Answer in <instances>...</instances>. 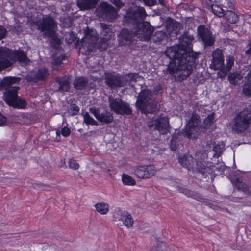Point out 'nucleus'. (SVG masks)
I'll return each mask as SVG.
<instances>
[{"label":"nucleus","instance_id":"nucleus-37","mask_svg":"<svg viewBox=\"0 0 251 251\" xmlns=\"http://www.w3.org/2000/svg\"><path fill=\"white\" fill-rule=\"evenodd\" d=\"M150 251H169L165 244H163V246H158V248H153Z\"/></svg>","mask_w":251,"mask_h":251},{"label":"nucleus","instance_id":"nucleus-25","mask_svg":"<svg viewBox=\"0 0 251 251\" xmlns=\"http://www.w3.org/2000/svg\"><path fill=\"white\" fill-rule=\"evenodd\" d=\"M124 184L128 186H134L136 184L135 180L127 174H123L122 177Z\"/></svg>","mask_w":251,"mask_h":251},{"label":"nucleus","instance_id":"nucleus-4","mask_svg":"<svg viewBox=\"0 0 251 251\" xmlns=\"http://www.w3.org/2000/svg\"><path fill=\"white\" fill-rule=\"evenodd\" d=\"M16 61L26 64L28 59L22 51H12L6 48H0V71L11 66Z\"/></svg>","mask_w":251,"mask_h":251},{"label":"nucleus","instance_id":"nucleus-28","mask_svg":"<svg viewBox=\"0 0 251 251\" xmlns=\"http://www.w3.org/2000/svg\"><path fill=\"white\" fill-rule=\"evenodd\" d=\"M242 76L237 73H231L228 76L229 80L230 83L233 85H238L240 83L239 81L241 80Z\"/></svg>","mask_w":251,"mask_h":251},{"label":"nucleus","instance_id":"nucleus-23","mask_svg":"<svg viewBox=\"0 0 251 251\" xmlns=\"http://www.w3.org/2000/svg\"><path fill=\"white\" fill-rule=\"evenodd\" d=\"M101 10L108 14L114 15L115 13V9L106 2H103L100 4Z\"/></svg>","mask_w":251,"mask_h":251},{"label":"nucleus","instance_id":"nucleus-40","mask_svg":"<svg viewBox=\"0 0 251 251\" xmlns=\"http://www.w3.org/2000/svg\"><path fill=\"white\" fill-rule=\"evenodd\" d=\"M6 122V118L0 113V126L4 125Z\"/></svg>","mask_w":251,"mask_h":251},{"label":"nucleus","instance_id":"nucleus-20","mask_svg":"<svg viewBox=\"0 0 251 251\" xmlns=\"http://www.w3.org/2000/svg\"><path fill=\"white\" fill-rule=\"evenodd\" d=\"M224 16L229 23L234 24L238 21V16L231 10H227Z\"/></svg>","mask_w":251,"mask_h":251},{"label":"nucleus","instance_id":"nucleus-13","mask_svg":"<svg viewBox=\"0 0 251 251\" xmlns=\"http://www.w3.org/2000/svg\"><path fill=\"white\" fill-rule=\"evenodd\" d=\"M157 171V169L153 165H140L135 168L134 173L139 179H147L153 176Z\"/></svg>","mask_w":251,"mask_h":251},{"label":"nucleus","instance_id":"nucleus-29","mask_svg":"<svg viewBox=\"0 0 251 251\" xmlns=\"http://www.w3.org/2000/svg\"><path fill=\"white\" fill-rule=\"evenodd\" d=\"M84 122L87 125H98L97 122L91 117L88 112L83 114Z\"/></svg>","mask_w":251,"mask_h":251},{"label":"nucleus","instance_id":"nucleus-35","mask_svg":"<svg viewBox=\"0 0 251 251\" xmlns=\"http://www.w3.org/2000/svg\"><path fill=\"white\" fill-rule=\"evenodd\" d=\"M222 6L226 8H229L231 10L234 7V4L232 1L229 0H223V2L221 3Z\"/></svg>","mask_w":251,"mask_h":251},{"label":"nucleus","instance_id":"nucleus-14","mask_svg":"<svg viewBox=\"0 0 251 251\" xmlns=\"http://www.w3.org/2000/svg\"><path fill=\"white\" fill-rule=\"evenodd\" d=\"M109 106L111 110L119 114H129L131 113L128 105L119 99L109 98Z\"/></svg>","mask_w":251,"mask_h":251},{"label":"nucleus","instance_id":"nucleus-18","mask_svg":"<svg viewBox=\"0 0 251 251\" xmlns=\"http://www.w3.org/2000/svg\"><path fill=\"white\" fill-rule=\"evenodd\" d=\"M96 211L100 215H105L108 214L110 210L109 204L105 202L101 201L94 205Z\"/></svg>","mask_w":251,"mask_h":251},{"label":"nucleus","instance_id":"nucleus-47","mask_svg":"<svg viewBox=\"0 0 251 251\" xmlns=\"http://www.w3.org/2000/svg\"><path fill=\"white\" fill-rule=\"evenodd\" d=\"M75 110L77 111V112L79 110V109L77 107H76V108H75Z\"/></svg>","mask_w":251,"mask_h":251},{"label":"nucleus","instance_id":"nucleus-11","mask_svg":"<svg viewBox=\"0 0 251 251\" xmlns=\"http://www.w3.org/2000/svg\"><path fill=\"white\" fill-rule=\"evenodd\" d=\"M113 218L117 225L121 226L124 225L128 228L132 226L134 222L132 216L128 212L119 208H116L114 210Z\"/></svg>","mask_w":251,"mask_h":251},{"label":"nucleus","instance_id":"nucleus-27","mask_svg":"<svg viewBox=\"0 0 251 251\" xmlns=\"http://www.w3.org/2000/svg\"><path fill=\"white\" fill-rule=\"evenodd\" d=\"M87 81L83 77L76 78L74 81V85L77 89H81L86 85Z\"/></svg>","mask_w":251,"mask_h":251},{"label":"nucleus","instance_id":"nucleus-36","mask_svg":"<svg viewBox=\"0 0 251 251\" xmlns=\"http://www.w3.org/2000/svg\"><path fill=\"white\" fill-rule=\"evenodd\" d=\"M214 115L213 114L208 115L204 121V123L206 125L205 126V128L207 127L208 124H210L211 123H213L214 121Z\"/></svg>","mask_w":251,"mask_h":251},{"label":"nucleus","instance_id":"nucleus-22","mask_svg":"<svg viewBox=\"0 0 251 251\" xmlns=\"http://www.w3.org/2000/svg\"><path fill=\"white\" fill-rule=\"evenodd\" d=\"M59 84V90L64 91L67 92L70 89V84L68 78H60L58 80Z\"/></svg>","mask_w":251,"mask_h":251},{"label":"nucleus","instance_id":"nucleus-1","mask_svg":"<svg viewBox=\"0 0 251 251\" xmlns=\"http://www.w3.org/2000/svg\"><path fill=\"white\" fill-rule=\"evenodd\" d=\"M193 35L185 33L180 38V44L167 48L166 56L171 60L168 68L170 74L178 80L188 77L196 64V57L192 51Z\"/></svg>","mask_w":251,"mask_h":251},{"label":"nucleus","instance_id":"nucleus-32","mask_svg":"<svg viewBox=\"0 0 251 251\" xmlns=\"http://www.w3.org/2000/svg\"><path fill=\"white\" fill-rule=\"evenodd\" d=\"M243 93L248 97H251V82H249L244 85Z\"/></svg>","mask_w":251,"mask_h":251},{"label":"nucleus","instance_id":"nucleus-45","mask_svg":"<svg viewBox=\"0 0 251 251\" xmlns=\"http://www.w3.org/2000/svg\"><path fill=\"white\" fill-rule=\"evenodd\" d=\"M248 76L249 78H251V70L248 73Z\"/></svg>","mask_w":251,"mask_h":251},{"label":"nucleus","instance_id":"nucleus-2","mask_svg":"<svg viewBox=\"0 0 251 251\" xmlns=\"http://www.w3.org/2000/svg\"><path fill=\"white\" fill-rule=\"evenodd\" d=\"M147 16L144 8L135 6L131 7L126 14V17L132 20L137 25L134 33L131 34L127 29H123L119 36L121 45H125L130 41L132 38L137 36L140 40L148 41L154 31V28L147 22H143Z\"/></svg>","mask_w":251,"mask_h":251},{"label":"nucleus","instance_id":"nucleus-41","mask_svg":"<svg viewBox=\"0 0 251 251\" xmlns=\"http://www.w3.org/2000/svg\"><path fill=\"white\" fill-rule=\"evenodd\" d=\"M170 147L172 150H176V144L175 138L173 137L171 141Z\"/></svg>","mask_w":251,"mask_h":251},{"label":"nucleus","instance_id":"nucleus-42","mask_svg":"<svg viewBox=\"0 0 251 251\" xmlns=\"http://www.w3.org/2000/svg\"><path fill=\"white\" fill-rule=\"evenodd\" d=\"M212 2H218V3H222L223 0H209Z\"/></svg>","mask_w":251,"mask_h":251},{"label":"nucleus","instance_id":"nucleus-24","mask_svg":"<svg viewBox=\"0 0 251 251\" xmlns=\"http://www.w3.org/2000/svg\"><path fill=\"white\" fill-rule=\"evenodd\" d=\"M234 57L231 55H229L226 58V64L224 65V68L222 69V71L226 73L230 70L231 67L234 65Z\"/></svg>","mask_w":251,"mask_h":251},{"label":"nucleus","instance_id":"nucleus-12","mask_svg":"<svg viewBox=\"0 0 251 251\" xmlns=\"http://www.w3.org/2000/svg\"><path fill=\"white\" fill-rule=\"evenodd\" d=\"M38 29L44 32L47 36L51 37L54 35L56 29V25L53 19L49 16L43 18V21L37 23Z\"/></svg>","mask_w":251,"mask_h":251},{"label":"nucleus","instance_id":"nucleus-6","mask_svg":"<svg viewBox=\"0 0 251 251\" xmlns=\"http://www.w3.org/2000/svg\"><path fill=\"white\" fill-rule=\"evenodd\" d=\"M251 122V111L245 109L239 113L234 119L232 129L237 132L246 130Z\"/></svg>","mask_w":251,"mask_h":251},{"label":"nucleus","instance_id":"nucleus-43","mask_svg":"<svg viewBox=\"0 0 251 251\" xmlns=\"http://www.w3.org/2000/svg\"><path fill=\"white\" fill-rule=\"evenodd\" d=\"M109 30V29L107 27L105 28V29H104V30H103L102 31V34L105 35V34Z\"/></svg>","mask_w":251,"mask_h":251},{"label":"nucleus","instance_id":"nucleus-7","mask_svg":"<svg viewBox=\"0 0 251 251\" xmlns=\"http://www.w3.org/2000/svg\"><path fill=\"white\" fill-rule=\"evenodd\" d=\"M148 126L151 131L158 130L160 134H165L169 132L168 118L162 115L154 117L148 122Z\"/></svg>","mask_w":251,"mask_h":251},{"label":"nucleus","instance_id":"nucleus-34","mask_svg":"<svg viewBox=\"0 0 251 251\" xmlns=\"http://www.w3.org/2000/svg\"><path fill=\"white\" fill-rule=\"evenodd\" d=\"M60 133H61L63 136L67 137L70 135L71 131L68 128L64 127L62 129L61 132L58 130H57L56 132V135L57 136H60Z\"/></svg>","mask_w":251,"mask_h":251},{"label":"nucleus","instance_id":"nucleus-30","mask_svg":"<svg viewBox=\"0 0 251 251\" xmlns=\"http://www.w3.org/2000/svg\"><path fill=\"white\" fill-rule=\"evenodd\" d=\"M165 37V33L163 31H156L155 34L153 35L152 39L153 42L155 43L160 42Z\"/></svg>","mask_w":251,"mask_h":251},{"label":"nucleus","instance_id":"nucleus-26","mask_svg":"<svg viewBox=\"0 0 251 251\" xmlns=\"http://www.w3.org/2000/svg\"><path fill=\"white\" fill-rule=\"evenodd\" d=\"M211 8L213 13L219 17H222L225 15V11L218 4H213Z\"/></svg>","mask_w":251,"mask_h":251},{"label":"nucleus","instance_id":"nucleus-8","mask_svg":"<svg viewBox=\"0 0 251 251\" xmlns=\"http://www.w3.org/2000/svg\"><path fill=\"white\" fill-rule=\"evenodd\" d=\"M152 94L148 89L142 91L139 94L136 105L143 112H151L150 108L152 107Z\"/></svg>","mask_w":251,"mask_h":251},{"label":"nucleus","instance_id":"nucleus-5","mask_svg":"<svg viewBox=\"0 0 251 251\" xmlns=\"http://www.w3.org/2000/svg\"><path fill=\"white\" fill-rule=\"evenodd\" d=\"M142 78L135 73L129 74L123 76L119 74H108L106 75V82L107 84L113 87H122L126 84V81H137Z\"/></svg>","mask_w":251,"mask_h":251},{"label":"nucleus","instance_id":"nucleus-10","mask_svg":"<svg viewBox=\"0 0 251 251\" xmlns=\"http://www.w3.org/2000/svg\"><path fill=\"white\" fill-rule=\"evenodd\" d=\"M200 123L199 116L197 114H193L183 131L184 136L189 139L197 138L200 130V127H199Z\"/></svg>","mask_w":251,"mask_h":251},{"label":"nucleus","instance_id":"nucleus-44","mask_svg":"<svg viewBox=\"0 0 251 251\" xmlns=\"http://www.w3.org/2000/svg\"><path fill=\"white\" fill-rule=\"evenodd\" d=\"M111 36H112V34H110L108 37H103V40H108L110 39Z\"/></svg>","mask_w":251,"mask_h":251},{"label":"nucleus","instance_id":"nucleus-38","mask_svg":"<svg viewBox=\"0 0 251 251\" xmlns=\"http://www.w3.org/2000/svg\"><path fill=\"white\" fill-rule=\"evenodd\" d=\"M7 33L6 29L3 26H0V40L5 37Z\"/></svg>","mask_w":251,"mask_h":251},{"label":"nucleus","instance_id":"nucleus-17","mask_svg":"<svg viewBox=\"0 0 251 251\" xmlns=\"http://www.w3.org/2000/svg\"><path fill=\"white\" fill-rule=\"evenodd\" d=\"M89 110L96 119L100 122L108 123L113 121V116L109 112H105L100 114L99 110L94 107L90 108Z\"/></svg>","mask_w":251,"mask_h":251},{"label":"nucleus","instance_id":"nucleus-16","mask_svg":"<svg viewBox=\"0 0 251 251\" xmlns=\"http://www.w3.org/2000/svg\"><path fill=\"white\" fill-rule=\"evenodd\" d=\"M198 35L205 46H211L215 41V38L210 30L204 25H200L198 27Z\"/></svg>","mask_w":251,"mask_h":251},{"label":"nucleus","instance_id":"nucleus-21","mask_svg":"<svg viewBox=\"0 0 251 251\" xmlns=\"http://www.w3.org/2000/svg\"><path fill=\"white\" fill-rule=\"evenodd\" d=\"M179 162L183 166L190 169V168H193L195 160L191 156H186L182 158H179Z\"/></svg>","mask_w":251,"mask_h":251},{"label":"nucleus","instance_id":"nucleus-39","mask_svg":"<svg viewBox=\"0 0 251 251\" xmlns=\"http://www.w3.org/2000/svg\"><path fill=\"white\" fill-rule=\"evenodd\" d=\"M110 1L116 6L121 7L123 6L122 2L120 0H110Z\"/></svg>","mask_w":251,"mask_h":251},{"label":"nucleus","instance_id":"nucleus-46","mask_svg":"<svg viewBox=\"0 0 251 251\" xmlns=\"http://www.w3.org/2000/svg\"><path fill=\"white\" fill-rule=\"evenodd\" d=\"M159 3L161 4H163V0H159Z\"/></svg>","mask_w":251,"mask_h":251},{"label":"nucleus","instance_id":"nucleus-15","mask_svg":"<svg viewBox=\"0 0 251 251\" xmlns=\"http://www.w3.org/2000/svg\"><path fill=\"white\" fill-rule=\"evenodd\" d=\"M210 68L215 70L224 68V55L221 50L216 49L213 52Z\"/></svg>","mask_w":251,"mask_h":251},{"label":"nucleus","instance_id":"nucleus-3","mask_svg":"<svg viewBox=\"0 0 251 251\" xmlns=\"http://www.w3.org/2000/svg\"><path fill=\"white\" fill-rule=\"evenodd\" d=\"M19 79L16 77H7L0 82L1 89H8L3 95V100L9 106L17 109H24L26 106L25 101L17 96L18 87L10 86L19 82Z\"/></svg>","mask_w":251,"mask_h":251},{"label":"nucleus","instance_id":"nucleus-19","mask_svg":"<svg viewBox=\"0 0 251 251\" xmlns=\"http://www.w3.org/2000/svg\"><path fill=\"white\" fill-rule=\"evenodd\" d=\"M98 0H77V4L81 10H87L95 6Z\"/></svg>","mask_w":251,"mask_h":251},{"label":"nucleus","instance_id":"nucleus-31","mask_svg":"<svg viewBox=\"0 0 251 251\" xmlns=\"http://www.w3.org/2000/svg\"><path fill=\"white\" fill-rule=\"evenodd\" d=\"M48 75V73L45 69H42L38 71L36 78L38 80H43Z\"/></svg>","mask_w":251,"mask_h":251},{"label":"nucleus","instance_id":"nucleus-9","mask_svg":"<svg viewBox=\"0 0 251 251\" xmlns=\"http://www.w3.org/2000/svg\"><path fill=\"white\" fill-rule=\"evenodd\" d=\"M98 39V34L95 30L88 29L82 38V46L80 48V51L87 54L93 51L95 47V43Z\"/></svg>","mask_w":251,"mask_h":251},{"label":"nucleus","instance_id":"nucleus-33","mask_svg":"<svg viewBox=\"0 0 251 251\" xmlns=\"http://www.w3.org/2000/svg\"><path fill=\"white\" fill-rule=\"evenodd\" d=\"M68 163L69 167L71 169L76 170L79 168L80 166L79 164L74 159H70Z\"/></svg>","mask_w":251,"mask_h":251}]
</instances>
